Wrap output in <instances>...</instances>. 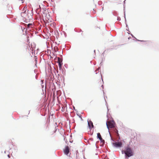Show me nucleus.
Returning a JSON list of instances; mask_svg holds the SVG:
<instances>
[{"label": "nucleus", "instance_id": "6e6d98bb", "mask_svg": "<svg viewBox=\"0 0 159 159\" xmlns=\"http://www.w3.org/2000/svg\"><path fill=\"white\" fill-rule=\"evenodd\" d=\"M128 34H129V32L128 33Z\"/></svg>", "mask_w": 159, "mask_h": 159}, {"label": "nucleus", "instance_id": "4468645a", "mask_svg": "<svg viewBox=\"0 0 159 159\" xmlns=\"http://www.w3.org/2000/svg\"><path fill=\"white\" fill-rule=\"evenodd\" d=\"M26 10H27V8H25V7L24 8L23 11H23V13H26Z\"/></svg>", "mask_w": 159, "mask_h": 159}, {"label": "nucleus", "instance_id": "20e7f679", "mask_svg": "<svg viewBox=\"0 0 159 159\" xmlns=\"http://www.w3.org/2000/svg\"><path fill=\"white\" fill-rule=\"evenodd\" d=\"M88 124L89 128L90 129H91L93 128L94 126L92 122L90 120H88Z\"/></svg>", "mask_w": 159, "mask_h": 159}, {"label": "nucleus", "instance_id": "680f3d73", "mask_svg": "<svg viewBox=\"0 0 159 159\" xmlns=\"http://www.w3.org/2000/svg\"><path fill=\"white\" fill-rule=\"evenodd\" d=\"M70 113H71V112H70ZM70 115H71V114H70Z\"/></svg>", "mask_w": 159, "mask_h": 159}, {"label": "nucleus", "instance_id": "b1692460", "mask_svg": "<svg viewBox=\"0 0 159 159\" xmlns=\"http://www.w3.org/2000/svg\"><path fill=\"white\" fill-rule=\"evenodd\" d=\"M35 61L36 62V63H37V58H36V56H35Z\"/></svg>", "mask_w": 159, "mask_h": 159}, {"label": "nucleus", "instance_id": "a878e982", "mask_svg": "<svg viewBox=\"0 0 159 159\" xmlns=\"http://www.w3.org/2000/svg\"><path fill=\"white\" fill-rule=\"evenodd\" d=\"M104 143H102V144H101V145H100V146L101 147H102L104 146Z\"/></svg>", "mask_w": 159, "mask_h": 159}, {"label": "nucleus", "instance_id": "c9c22d12", "mask_svg": "<svg viewBox=\"0 0 159 159\" xmlns=\"http://www.w3.org/2000/svg\"><path fill=\"white\" fill-rule=\"evenodd\" d=\"M117 134L118 135H119V134L118 133V130H117Z\"/></svg>", "mask_w": 159, "mask_h": 159}, {"label": "nucleus", "instance_id": "9d476101", "mask_svg": "<svg viewBox=\"0 0 159 159\" xmlns=\"http://www.w3.org/2000/svg\"><path fill=\"white\" fill-rule=\"evenodd\" d=\"M61 65L62 64L61 62H59L58 63V66L60 70H61Z\"/></svg>", "mask_w": 159, "mask_h": 159}, {"label": "nucleus", "instance_id": "8fccbe9b", "mask_svg": "<svg viewBox=\"0 0 159 159\" xmlns=\"http://www.w3.org/2000/svg\"><path fill=\"white\" fill-rule=\"evenodd\" d=\"M35 78H36V79H37V76H35Z\"/></svg>", "mask_w": 159, "mask_h": 159}, {"label": "nucleus", "instance_id": "cd10ccee", "mask_svg": "<svg viewBox=\"0 0 159 159\" xmlns=\"http://www.w3.org/2000/svg\"><path fill=\"white\" fill-rule=\"evenodd\" d=\"M19 1H22V2H21V3H24V1L23 0H19Z\"/></svg>", "mask_w": 159, "mask_h": 159}, {"label": "nucleus", "instance_id": "7c9ffc66", "mask_svg": "<svg viewBox=\"0 0 159 159\" xmlns=\"http://www.w3.org/2000/svg\"><path fill=\"white\" fill-rule=\"evenodd\" d=\"M105 159H109V158L107 156H106L105 157Z\"/></svg>", "mask_w": 159, "mask_h": 159}, {"label": "nucleus", "instance_id": "f8f14e48", "mask_svg": "<svg viewBox=\"0 0 159 159\" xmlns=\"http://www.w3.org/2000/svg\"><path fill=\"white\" fill-rule=\"evenodd\" d=\"M76 114L80 118L81 120H83V119L82 117V116L79 113H77Z\"/></svg>", "mask_w": 159, "mask_h": 159}, {"label": "nucleus", "instance_id": "de8ad7c7", "mask_svg": "<svg viewBox=\"0 0 159 159\" xmlns=\"http://www.w3.org/2000/svg\"><path fill=\"white\" fill-rule=\"evenodd\" d=\"M74 30H75V31L78 32L75 29Z\"/></svg>", "mask_w": 159, "mask_h": 159}, {"label": "nucleus", "instance_id": "79ce46f5", "mask_svg": "<svg viewBox=\"0 0 159 159\" xmlns=\"http://www.w3.org/2000/svg\"><path fill=\"white\" fill-rule=\"evenodd\" d=\"M73 142V141H70V143H72Z\"/></svg>", "mask_w": 159, "mask_h": 159}, {"label": "nucleus", "instance_id": "1a4fd4ad", "mask_svg": "<svg viewBox=\"0 0 159 159\" xmlns=\"http://www.w3.org/2000/svg\"><path fill=\"white\" fill-rule=\"evenodd\" d=\"M112 14L114 16H117L118 15L116 11H114L112 12Z\"/></svg>", "mask_w": 159, "mask_h": 159}, {"label": "nucleus", "instance_id": "dca6fc26", "mask_svg": "<svg viewBox=\"0 0 159 159\" xmlns=\"http://www.w3.org/2000/svg\"><path fill=\"white\" fill-rule=\"evenodd\" d=\"M64 66L65 68L67 69L68 67V65L67 64H65L64 65Z\"/></svg>", "mask_w": 159, "mask_h": 159}, {"label": "nucleus", "instance_id": "f03ea898", "mask_svg": "<svg viewBox=\"0 0 159 159\" xmlns=\"http://www.w3.org/2000/svg\"><path fill=\"white\" fill-rule=\"evenodd\" d=\"M112 145L115 148H120L123 146V144L122 142H119L118 141L117 142H115L112 143Z\"/></svg>", "mask_w": 159, "mask_h": 159}, {"label": "nucleus", "instance_id": "9b49d317", "mask_svg": "<svg viewBox=\"0 0 159 159\" xmlns=\"http://www.w3.org/2000/svg\"><path fill=\"white\" fill-rule=\"evenodd\" d=\"M124 18H125V24H126V27H128V25L126 23V17H125V14H124Z\"/></svg>", "mask_w": 159, "mask_h": 159}, {"label": "nucleus", "instance_id": "473e14b6", "mask_svg": "<svg viewBox=\"0 0 159 159\" xmlns=\"http://www.w3.org/2000/svg\"><path fill=\"white\" fill-rule=\"evenodd\" d=\"M102 61H101V62L100 63V65L101 66L102 65Z\"/></svg>", "mask_w": 159, "mask_h": 159}, {"label": "nucleus", "instance_id": "6ab92c4d", "mask_svg": "<svg viewBox=\"0 0 159 159\" xmlns=\"http://www.w3.org/2000/svg\"><path fill=\"white\" fill-rule=\"evenodd\" d=\"M120 20H121L119 16L117 17V20L118 21H120Z\"/></svg>", "mask_w": 159, "mask_h": 159}, {"label": "nucleus", "instance_id": "f257e3e1", "mask_svg": "<svg viewBox=\"0 0 159 159\" xmlns=\"http://www.w3.org/2000/svg\"><path fill=\"white\" fill-rule=\"evenodd\" d=\"M121 152L122 154H125V157L126 158H128L134 155V151L129 145L125 146L124 147V149L122 150Z\"/></svg>", "mask_w": 159, "mask_h": 159}, {"label": "nucleus", "instance_id": "603ef678", "mask_svg": "<svg viewBox=\"0 0 159 159\" xmlns=\"http://www.w3.org/2000/svg\"><path fill=\"white\" fill-rule=\"evenodd\" d=\"M65 138L64 137V140H65Z\"/></svg>", "mask_w": 159, "mask_h": 159}, {"label": "nucleus", "instance_id": "a19ab883", "mask_svg": "<svg viewBox=\"0 0 159 159\" xmlns=\"http://www.w3.org/2000/svg\"><path fill=\"white\" fill-rule=\"evenodd\" d=\"M127 31H129V29H128H128H126V30Z\"/></svg>", "mask_w": 159, "mask_h": 159}, {"label": "nucleus", "instance_id": "0eeeda50", "mask_svg": "<svg viewBox=\"0 0 159 159\" xmlns=\"http://www.w3.org/2000/svg\"><path fill=\"white\" fill-rule=\"evenodd\" d=\"M102 138L101 136L99 133H98L97 134V138L99 139Z\"/></svg>", "mask_w": 159, "mask_h": 159}, {"label": "nucleus", "instance_id": "2f4dec72", "mask_svg": "<svg viewBox=\"0 0 159 159\" xmlns=\"http://www.w3.org/2000/svg\"><path fill=\"white\" fill-rule=\"evenodd\" d=\"M111 140H112V141H113V142H115V141L112 138H111Z\"/></svg>", "mask_w": 159, "mask_h": 159}, {"label": "nucleus", "instance_id": "f3484780", "mask_svg": "<svg viewBox=\"0 0 159 159\" xmlns=\"http://www.w3.org/2000/svg\"><path fill=\"white\" fill-rule=\"evenodd\" d=\"M43 9V14H44L45 13L44 11H46V9L45 8H44Z\"/></svg>", "mask_w": 159, "mask_h": 159}, {"label": "nucleus", "instance_id": "4be33fe9", "mask_svg": "<svg viewBox=\"0 0 159 159\" xmlns=\"http://www.w3.org/2000/svg\"><path fill=\"white\" fill-rule=\"evenodd\" d=\"M89 140H90L91 141H93V138H90Z\"/></svg>", "mask_w": 159, "mask_h": 159}, {"label": "nucleus", "instance_id": "412c9836", "mask_svg": "<svg viewBox=\"0 0 159 159\" xmlns=\"http://www.w3.org/2000/svg\"><path fill=\"white\" fill-rule=\"evenodd\" d=\"M84 140H87V142H88L89 144H91V143H90L89 142V140H87V139H86L85 138L84 139Z\"/></svg>", "mask_w": 159, "mask_h": 159}, {"label": "nucleus", "instance_id": "3c124183", "mask_svg": "<svg viewBox=\"0 0 159 159\" xmlns=\"http://www.w3.org/2000/svg\"><path fill=\"white\" fill-rule=\"evenodd\" d=\"M30 111H29V112L28 114H29L30 112Z\"/></svg>", "mask_w": 159, "mask_h": 159}, {"label": "nucleus", "instance_id": "c03bdc74", "mask_svg": "<svg viewBox=\"0 0 159 159\" xmlns=\"http://www.w3.org/2000/svg\"><path fill=\"white\" fill-rule=\"evenodd\" d=\"M95 52H96L95 50H94V53H95Z\"/></svg>", "mask_w": 159, "mask_h": 159}, {"label": "nucleus", "instance_id": "e433bc0d", "mask_svg": "<svg viewBox=\"0 0 159 159\" xmlns=\"http://www.w3.org/2000/svg\"><path fill=\"white\" fill-rule=\"evenodd\" d=\"M136 40L137 41H140L138 39H137L136 38Z\"/></svg>", "mask_w": 159, "mask_h": 159}, {"label": "nucleus", "instance_id": "5fc2aeb1", "mask_svg": "<svg viewBox=\"0 0 159 159\" xmlns=\"http://www.w3.org/2000/svg\"><path fill=\"white\" fill-rule=\"evenodd\" d=\"M104 52L102 54L103 55V53H104Z\"/></svg>", "mask_w": 159, "mask_h": 159}, {"label": "nucleus", "instance_id": "f704fd0d", "mask_svg": "<svg viewBox=\"0 0 159 159\" xmlns=\"http://www.w3.org/2000/svg\"><path fill=\"white\" fill-rule=\"evenodd\" d=\"M7 157L8 158H10V155L9 154L7 155Z\"/></svg>", "mask_w": 159, "mask_h": 159}, {"label": "nucleus", "instance_id": "6e6552de", "mask_svg": "<svg viewBox=\"0 0 159 159\" xmlns=\"http://www.w3.org/2000/svg\"><path fill=\"white\" fill-rule=\"evenodd\" d=\"M99 139L100 140V141L101 143H105V140L104 139H103L102 138L99 139Z\"/></svg>", "mask_w": 159, "mask_h": 159}, {"label": "nucleus", "instance_id": "2eb2a0df", "mask_svg": "<svg viewBox=\"0 0 159 159\" xmlns=\"http://www.w3.org/2000/svg\"><path fill=\"white\" fill-rule=\"evenodd\" d=\"M98 4L99 5H101L102 4V2L101 1H99L98 2Z\"/></svg>", "mask_w": 159, "mask_h": 159}, {"label": "nucleus", "instance_id": "09e8293b", "mask_svg": "<svg viewBox=\"0 0 159 159\" xmlns=\"http://www.w3.org/2000/svg\"><path fill=\"white\" fill-rule=\"evenodd\" d=\"M125 1H124V4L125 3Z\"/></svg>", "mask_w": 159, "mask_h": 159}, {"label": "nucleus", "instance_id": "393cba45", "mask_svg": "<svg viewBox=\"0 0 159 159\" xmlns=\"http://www.w3.org/2000/svg\"><path fill=\"white\" fill-rule=\"evenodd\" d=\"M73 109H74L75 111H76L77 112H78L77 111V110H76L75 108V107H74V106H73Z\"/></svg>", "mask_w": 159, "mask_h": 159}, {"label": "nucleus", "instance_id": "a211bd4d", "mask_svg": "<svg viewBox=\"0 0 159 159\" xmlns=\"http://www.w3.org/2000/svg\"><path fill=\"white\" fill-rule=\"evenodd\" d=\"M130 34L133 38H134V39H136V38L131 33Z\"/></svg>", "mask_w": 159, "mask_h": 159}, {"label": "nucleus", "instance_id": "bb28decb", "mask_svg": "<svg viewBox=\"0 0 159 159\" xmlns=\"http://www.w3.org/2000/svg\"><path fill=\"white\" fill-rule=\"evenodd\" d=\"M66 15H69V12H68V11H67V12H66L65 13Z\"/></svg>", "mask_w": 159, "mask_h": 159}, {"label": "nucleus", "instance_id": "5701e85b", "mask_svg": "<svg viewBox=\"0 0 159 159\" xmlns=\"http://www.w3.org/2000/svg\"><path fill=\"white\" fill-rule=\"evenodd\" d=\"M106 125H107V129H108V130H109V126H108V124H107V122H106Z\"/></svg>", "mask_w": 159, "mask_h": 159}, {"label": "nucleus", "instance_id": "e2e57ef3", "mask_svg": "<svg viewBox=\"0 0 159 159\" xmlns=\"http://www.w3.org/2000/svg\"><path fill=\"white\" fill-rule=\"evenodd\" d=\"M125 1H126V0H125Z\"/></svg>", "mask_w": 159, "mask_h": 159}, {"label": "nucleus", "instance_id": "aec40b11", "mask_svg": "<svg viewBox=\"0 0 159 159\" xmlns=\"http://www.w3.org/2000/svg\"><path fill=\"white\" fill-rule=\"evenodd\" d=\"M111 123H113V124H115L116 123L115 122L114 120H111Z\"/></svg>", "mask_w": 159, "mask_h": 159}, {"label": "nucleus", "instance_id": "4d7b16f0", "mask_svg": "<svg viewBox=\"0 0 159 159\" xmlns=\"http://www.w3.org/2000/svg\"><path fill=\"white\" fill-rule=\"evenodd\" d=\"M128 34H129V32L128 33Z\"/></svg>", "mask_w": 159, "mask_h": 159}, {"label": "nucleus", "instance_id": "13d9d810", "mask_svg": "<svg viewBox=\"0 0 159 159\" xmlns=\"http://www.w3.org/2000/svg\"><path fill=\"white\" fill-rule=\"evenodd\" d=\"M102 82H103V79H102Z\"/></svg>", "mask_w": 159, "mask_h": 159}, {"label": "nucleus", "instance_id": "ea45409f", "mask_svg": "<svg viewBox=\"0 0 159 159\" xmlns=\"http://www.w3.org/2000/svg\"><path fill=\"white\" fill-rule=\"evenodd\" d=\"M101 87H102V89L103 88V85H102V86H101Z\"/></svg>", "mask_w": 159, "mask_h": 159}, {"label": "nucleus", "instance_id": "c85d7f7f", "mask_svg": "<svg viewBox=\"0 0 159 159\" xmlns=\"http://www.w3.org/2000/svg\"><path fill=\"white\" fill-rule=\"evenodd\" d=\"M65 142H66V143L67 145L68 144V142L67 140H66L65 141Z\"/></svg>", "mask_w": 159, "mask_h": 159}, {"label": "nucleus", "instance_id": "052dcab7", "mask_svg": "<svg viewBox=\"0 0 159 159\" xmlns=\"http://www.w3.org/2000/svg\"><path fill=\"white\" fill-rule=\"evenodd\" d=\"M70 131H71V129H70Z\"/></svg>", "mask_w": 159, "mask_h": 159}, {"label": "nucleus", "instance_id": "37998d69", "mask_svg": "<svg viewBox=\"0 0 159 159\" xmlns=\"http://www.w3.org/2000/svg\"><path fill=\"white\" fill-rule=\"evenodd\" d=\"M95 145H96V148H98V147H97V145H96V144H95Z\"/></svg>", "mask_w": 159, "mask_h": 159}, {"label": "nucleus", "instance_id": "c756f323", "mask_svg": "<svg viewBox=\"0 0 159 159\" xmlns=\"http://www.w3.org/2000/svg\"><path fill=\"white\" fill-rule=\"evenodd\" d=\"M140 42H146V41H144V40H140Z\"/></svg>", "mask_w": 159, "mask_h": 159}, {"label": "nucleus", "instance_id": "58836bf2", "mask_svg": "<svg viewBox=\"0 0 159 159\" xmlns=\"http://www.w3.org/2000/svg\"><path fill=\"white\" fill-rule=\"evenodd\" d=\"M70 138H72V135H71V134H70Z\"/></svg>", "mask_w": 159, "mask_h": 159}, {"label": "nucleus", "instance_id": "39448f33", "mask_svg": "<svg viewBox=\"0 0 159 159\" xmlns=\"http://www.w3.org/2000/svg\"><path fill=\"white\" fill-rule=\"evenodd\" d=\"M109 126L110 128H114L116 126V124L111 123V122H109Z\"/></svg>", "mask_w": 159, "mask_h": 159}, {"label": "nucleus", "instance_id": "a18cd8bd", "mask_svg": "<svg viewBox=\"0 0 159 159\" xmlns=\"http://www.w3.org/2000/svg\"><path fill=\"white\" fill-rule=\"evenodd\" d=\"M131 37H129V38H128V39H131Z\"/></svg>", "mask_w": 159, "mask_h": 159}, {"label": "nucleus", "instance_id": "4c0bfd02", "mask_svg": "<svg viewBox=\"0 0 159 159\" xmlns=\"http://www.w3.org/2000/svg\"><path fill=\"white\" fill-rule=\"evenodd\" d=\"M70 101H71V100L70 99ZM71 102H70V106L71 105Z\"/></svg>", "mask_w": 159, "mask_h": 159}, {"label": "nucleus", "instance_id": "423d86ee", "mask_svg": "<svg viewBox=\"0 0 159 159\" xmlns=\"http://www.w3.org/2000/svg\"><path fill=\"white\" fill-rule=\"evenodd\" d=\"M52 91H53V93H54L56 89V87L54 83H53V85H52Z\"/></svg>", "mask_w": 159, "mask_h": 159}, {"label": "nucleus", "instance_id": "864d4df0", "mask_svg": "<svg viewBox=\"0 0 159 159\" xmlns=\"http://www.w3.org/2000/svg\"><path fill=\"white\" fill-rule=\"evenodd\" d=\"M70 109H72V108H71L70 107Z\"/></svg>", "mask_w": 159, "mask_h": 159}, {"label": "nucleus", "instance_id": "7ed1b4c3", "mask_svg": "<svg viewBox=\"0 0 159 159\" xmlns=\"http://www.w3.org/2000/svg\"><path fill=\"white\" fill-rule=\"evenodd\" d=\"M63 152L64 154L68 156V155L70 152V148L68 146H66L63 149Z\"/></svg>", "mask_w": 159, "mask_h": 159}, {"label": "nucleus", "instance_id": "ddd939ff", "mask_svg": "<svg viewBox=\"0 0 159 159\" xmlns=\"http://www.w3.org/2000/svg\"><path fill=\"white\" fill-rule=\"evenodd\" d=\"M105 101L106 103V105L107 106V117H108V116L107 115V114H108V111H109V109H108V105H107V103L106 102V100H105Z\"/></svg>", "mask_w": 159, "mask_h": 159}, {"label": "nucleus", "instance_id": "bf43d9fd", "mask_svg": "<svg viewBox=\"0 0 159 159\" xmlns=\"http://www.w3.org/2000/svg\"><path fill=\"white\" fill-rule=\"evenodd\" d=\"M83 112H81V114H83Z\"/></svg>", "mask_w": 159, "mask_h": 159}, {"label": "nucleus", "instance_id": "49530a36", "mask_svg": "<svg viewBox=\"0 0 159 159\" xmlns=\"http://www.w3.org/2000/svg\"><path fill=\"white\" fill-rule=\"evenodd\" d=\"M102 11L103 10V7H102Z\"/></svg>", "mask_w": 159, "mask_h": 159}, {"label": "nucleus", "instance_id": "72a5a7b5", "mask_svg": "<svg viewBox=\"0 0 159 159\" xmlns=\"http://www.w3.org/2000/svg\"><path fill=\"white\" fill-rule=\"evenodd\" d=\"M67 120L68 121V123L69 124V125H70V120H68V119L67 118Z\"/></svg>", "mask_w": 159, "mask_h": 159}]
</instances>
